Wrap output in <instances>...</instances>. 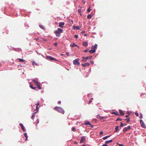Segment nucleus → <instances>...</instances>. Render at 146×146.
Masks as SVG:
<instances>
[{
  "instance_id": "1",
  "label": "nucleus",
  "mask_w": 146,
  "mask_h": 146,
  "mask_svg": "<svg viewBox=\"0 0 146 146\" xmlns=\"http://www.w3.org/2000/svg\"><path fill=\"white\" fill-rule=\"evenodd\" d=\"M54 110L57 111L58 112L62 113V114H64L65 111L61 107H55L54 109Z\"/></svg>"
},
{
  "instance_id": "2",
  "label": "nucleus",
  "mask_w": 146,
  "mask_h": 146,
  "mask_svg": "<svg viewBox=\"0 0 146 146\" xmlns=\"http://www.w3.org/2000/svg\"><path fill=\"white\" fill-rule=\"evenodd\" d=\"M33 81L34 83L37 86V87L38 89L40 90L42 88L40 87V84L38 81H36L34 79L32 80Z\"/></svg>"
},
{
  "instance_id": "3",
  "label": "nucleus",
  "mask_w": 146,
  "mask_h": 146,
  "mask_svg": "<svg viewBox=\"0 0 146 146\" xmlns=\"http://www.w3.org/2000/svg\"><path fill=\"white\" fill-rule=\"evenodd\" d=\"M79 59H76L73 61V63L75 65H77L79 66L80 65V63L79 62Z\"/></svg>"
},
{
  "instance_id": "4",
  "label": "nucleus",
  "mask_w": 146,
  "mask_h": 146,
  "mask_svg": "<svg viewBox=\"0 0 146 146\" xmlns=\"http://www.w3.org/2000/svg\"><path fill=\"white\" fill-rule=\"evenodd\" d=\"M92 56H90L88 57H82V58L83 59L82 60V61L84 62H86V60L88 59H91L92 58Z\"/></svg>"
},
{
  "instance_id": "5",
  "label": "nucleus",
  "mask_w": 146,
  "mask_h": 146,
  "mask_svg": "<svg viewBox=\"0 0 146 146\" xmlns=\"http://www.w3.org/2000/svg\"><path fill=\"white\" fill-rule=\"evenodd\" d=\"M131 129V127L130 126H128L127 127L124 128L123 130V131H127L130 130Z\"/></svg>"
},
{
  "instance_id": "6",
  "label": "nucleus",
  "mask_w": 146,
  "mask_h": 146,
  "mask_svg": "<svg viewBox=\"0 0 146 146\" xmlns=\"http://www.w3.org/2000/svg\"><path fill=\"white\" fill-rule=\"evenodd\" d=\"M46 58L48 59H49L50 60H56L53 57L50 56H47Z\"/></svg>"
},
{
  "instance_id": "7",
  "label": "nucleus",
  "mask_w": 146,
  "mask_h": 146,
  "mask_svg": "<svg viewBox=\"0 0 146 146\" xmlns=\"http://www.w3.org/2000/svg\"><path fill=\"white\" fill-rule=\"evenodd\" d=\"M140 122L141 123V125L142 127H145V125L142 119H141L140 120Z\"/></svg>"
},
{
  "instance_id": "8",
  "label": "nucleus",
  "mask_w": 146,
  "mask_h": 146,
  "mask_svg": "<svg viewBox=\"0 0 146 146\" xmlns=\"http://www.w3.org/2000/svg\"><path fill=\"white\" fill-rule=\"evenodd\" d=\"M54 33H55L57 36L59 37L60 36V33L57 31H54Z\"/></svg>"
},
{
  "instance_id": "9",
  "label": "nucleus",
  "mask_w": 146,
  "mask_h": 146,
  "mask_svg": "<svg viewBox=\"0 0 146 146\" xmlns=\"http://www.w3.org/2000/svg\"><path fill=\"white\" fill-rule=\"evenodd\" d=\"M85 137L84 136H82L81 139L80 141V143H82L85 141Z\"/></svg>"
},
{
  "instance_id": "10",
  "label": "nucleus",
  "mask_w": 146,
  "mask_h": 146,
  "mask_svg": "<svg viewBox=\"0 0 146 146\" xmlns=\"http://www.w3.org/2000/svg\"><path fill=\"white\" fill-rule=\"evenodd\" d=\"M90 65V64L88 62L85 63L84 64H82V66L83 67H85L87 66H89Z\"/></svg>"
},
{
  "instance_id": "11",
  "label": "nucleus",
  "mask_w": 146,
  "mask_h": 146,
  "mask_svg": "<svg viewBox=\"0 0 146 146\" xmlns=\"http://www.w3.org/2000/svg\"><path fill=\"white\" fill-rule=\"evenodd\" d=\"M65 23L64 22H60L59 23V27L61 28H63V25H64Z\"/></svg>"
},
{
  "instance_id": "12",
  "label": "nucleus",
  "mask_w": 146,
  "mask_h": 146,
  "mask_svg": "<svg viewBox=\"0 0 146 146\" xmlns=\"http://www.w3.org/2000/svg\"><path fill=\"white\" fill-rule=\"evenodd\" d=\"M19 125L21 127V128L22 130H23V131L24 132H25V129L24 127L23 126V124L21 123H20L19 124Z\"/></svg>"
},
{
  "instance_id": "13",
  "label": "nucleus",
  "mask_w": 146,
  "mask_h": 146,
  "mask_svg": "<svg viewBox=\"0 0 146 146\" xmlns=\"http://www.w3.org/2000/svg\"><path fill=\"white\" fill-rule=\"evenodd\" d=\"M98 45L96 44H95L94 46H92V49L94 50H96V49L97 48Z\"/></svg>"
},
{
  "instance_id": "14",
  "label": "nucleus",
  "mask_w": 146,
  "mask_h": 146,
  "mask_svg": "<svg viewBox=\"0 0 146 146\" xmlns=\"http://www.w3.org/2000/svg\"><path fill=\"white\" fill-rule=\"evenodd\" d=\"M70 46L72 47H74L75 46H77L79 48V46L76 44L74 43H73L72 44H70Z\"/></svg>"
},
{
  "instance_id": "15",
  "label": "nucleus",
  "mask_w": 146,
  "mask_h": 146,
  "mask_svg": "<svg viewBox=\"0 0 146 146\" xmlns=\"http://www.w3.org/2000/svg\"><path fill=\"white\" fill-rule=\"evenodd\" d=\"M119 112L120 113V115H124V113H123V111H122V110H119Z\"/></svg>"
},
{
  "instance_id": "16",
  "label": "nucleus",
  "mask_w": 146,
  "mask_h": 146,
  "mask_svg": "<svg viewBox=\"0 0 146 146\" xmlns=\"http://www.w3.org/2000/svg\"><path fill=\"white\" fill-rule=\"evenodd\" d=\"M73 27H74L73 29H76L77 30H80V28H81L80 27H78V26L75 27L74 26H73Z\"/></svg>"
},
{
  "instance_id": "17",
  "label": "nucleus",
  "mask_w": 146,
  "mask_h": 146,
  "mask_svg": "<svg viewBox=\"0 0 146 146\" xmlns=\"http://www.w3.org/2000/svg\"><path fill=\"white\" fill-rule=\"evenodd\" d=\"M82 45L84 46L87 47L88 45V42H84L83 43Z\"/></svg>"
},
{
  "instance_id": "18",
  "label": "nucleus",
  "mask_w": 146,
  "mask_h": 146,
  "mask_svg": "<svg viewBox=\"0 0 146 146\" xmlns=\"http://www.w3.org/2000/svg\"><path fill=\"white\" fill-rule=\"evenodd\" d=\"M97 118L99 119H103L104 118H106V117L103 116H100L99 115H97Z\"/></svg>"
},
{
  "instance_id": "19",
  "label": "nucleus",
  "mask_w": 146,
  "mask_h": 146,
  "mask_svg": "<svg viewBox=\"0 0 146 146\" xmlns=\"http://www.w3.org/2000/svg\"><path fill=\"white\" fill-rule=\"evenodd\" d=\"M96 52V50H91L89 51V52L91 54L93 53Z\"/></svg>"
},
{
  "instance_id": "20",
  "label": "nucleus",
  "mask_w": 146,
  "mask_h": 146,
  "mask_svg": "<svg viewBox=\"0 0 146 146\" xmlns=\"http://www.w3.org/2000/svg\"><path fill=\"white\" fill-rule=\"evenodd\" d=\"M57 31L59 32L60 33H62L63 31L60 28H58Z\"/></svg>"
},
{
  "instance_id": "21",
  "label": "nucleus",
  "mask_w": 146,
  "mask_h": 146,
  "mask_svg": "<svg viewBox=\"0 0 146 146\" xmlns=\"http://www.w3.org/2000/svg\"><path fill=\"white\" fill-rule=\"evenodd\" d=\"M113 141V140L112 139L110 140L109 141H105V143L106 144L108 143H111Z\"/></svg>"
},
{
  "instance_id": "22",
  "label": "nucleus",
  "mask_w": 146,
  "mask_h": 146,
  "mask_svg": "<svg viewBox=\"0 0 146 146\" xmlns=\"http://www.w3.org/2000/svg\"><path fill=\"white\" fill-rule=\"evenodd\" d=\"M30 88H31L32 89H33V90H36V88L35 87H33L32 85H30Z\"/></svg>"
},
{
  "instance_id": "23",
  "label": "nucleus",
  "mask_w": 146,
  "mask_h": 146,
  "mask_svg": "<svg viewBox=\"0 0 146 146\" xmlns=\"http://www.w3.org/2000/svg\"><path fill=\"white\" fill-rule=\"evenodd\" d=\"M112 114H114L115 115H119V114L117 111H114L112 112Z\"/></svg>"
},
{
  "instance_id": "24",
  "label": "nucleus",
  "mask_w": 146,
  "mask_h": 146,
  "mask_svg": "<svg viewBox=\"0 0 146 146\" xmlns=\"http://www.w3.org/2000/svg\"><path fill=\"white\" fill-rule=\"evenodd\" d=\"M92 15L91 14H89L87 16V18L88 19H91L92 17Z\"/></svg>"
},
{
  "instance_id": "25",
  "label": "nucleus",
  "mask_w": 146,
  "mask_h": 146,
  "mask_svg": "<svg viewBox=\"0 0 146 146\" xmlns=\"http://www.w3.org/2000/svg\"><path fill=\"white\" fill-rule=\"evenodd\" d=\"M90 123L88 121H86L85 122V124L86 125H88L90 124Z\"/></svg>"
},
{
  "instance_id": "26",
  "label": "nucleus",
  "mask_w": 146,
  "mask_h": 146,
  "mask_svg": "<svg viewBox=\"0 0 146 146\" xmlns=\"http://www.w3.org/2000/svg\"><path fill=\"white\" fill-rule=\"evenodd\" d=\"M19 61L20 62H25V60L22 59L18 58Z\"/></svg>"
},
{
  "instance_id": "27",
  "label": "nucleus",
  "mask_w": 146,
  "mask_h": 146,
  "mask_svg": "<svg viewBox=\"0 0 146 146\" xmlns=\"http://www.w3.org/2000/svg\"><path fill=\"white\" fill-rule=\"evenodd\" d=\"M111 136V135H108L106 136H105V137H104L103 138V139L104 140H105L107 139L108 138L110 137Z\"/></svg>"
},
{
  "instance_id": "28",
  "label": "nucleus",
  "mask_w": 146,
  "mask_h": 146,
  "mask_svg": "<svg viewBox=\"0 0 146 146\" xmlns=\"http://www.w3.org/2000/svg\"><path fill=\"white\" fill-rule=\"evenodd\" d=\"M38 109H39V108L38 107V106H36V109L35 110L36 111L35 112V113H36L37 112Z\"/></svg>"
},
{
  "instance_id": "29",
  "label": "nucleus",
  "mask_w": 146,
  "mask_h": 146,
  "mask_svg": "<svg viewBox=\"0 0 146 146\" xmlns=\"http://www.w3.org/2000/svg\"><path fill=\"white\" fill-rule=\"evenodd\" d=\"M76 130V129L74 127H72V130L73 131H75Z\"/></svg>"
},
{
  "instance_id": "30",
  "label": "nucleus",
  "mask_w": 146,
  "mask_h": 146,
  "mask_svg": "<svg viewBox=\"0 0 146 146\" xmlns=\"http://www.w3.org/2000/svg\"><path fill=\"white\" fill-rule=\"evenodd\" d=\"M115 129H116L115 131H117L118 130L119 127L118 126H116L115 127Z\"/></svg>"
},
{
  "instance_id": "31",
  "label": "nucleus",
  "mask_w": 146,
  "mask_h": 146,
  "mask_svg": "<svg viewBox=\"0 0 146 146\" xmlns=\"http://www.w3.org/2000/svg\"><path fill=\"white\" fill-rule=\"evenodd\" d=\"M91 10V9H90V7H89V8H88L87 10V11L89 13L90 12V11Z\"/></svg>"
},
{
  "instance_id": "32",
  "label": "nucleus",
  "mask_w": 146,
  "mask_h": 146,
  "mask_svg": "<svg viewBox=\"0 0 146 146\" xmlns=\"http://www.w3.org/2000/svg\"><path fill=\"white\" fill-rule=\"evenodd\" d=\"M78 12L80 14V15H81V14H80V13H81V10L80 9H78Z\"/></svg>"
},
{
  "instance_id": "33",
  "label": "nucleus",
  "mask_w": 146,
  "mask_h": 146,
  "mask_svg": "<svg viewBox=\"0 0 146 146\" xmlns=\"http://www.w3.org/2000/svg\"><path fill=\"white\" fill-rule=\"evenodd\" d=\"M33 66H34L35 65H37V64H36V63L34 62H33Z\"/></svg>"
},
{
  "instance_id": "34",
  "label": "nucleus",
  "mask_w": 146,
  "mask_h": 146,
  "mask_svg": "<svg viewBox=\"0 0 146 146\" xmlns=\"http://www.w3.org/2000/svg\"><path fill=\"white\" fill-rule=\"evenodd\" d=\"M24 135L25 136V137H27V134L26 133H24Z\"/></svg>"
},
{
  "instance_id": "35",
  "label": "nucleus",
  "mask_w": 146,
  "mask_h": 146,
  "mask_svg": "<svg viewBox=\"0 0 146 146\" xmlns=\"http://www.w3.org/2000/svg\"><path fill=\"white\" fill-rule=\"evenodd\" d=\"M89 50V49H86L84 51V52H88Z\"/></svg>"
},
{
  "instance_id": "36",
  "label": "nucleus",
  "mask_w": 146,
  "mask_h": 146,
  "mask_svg": "<svg viewBox=\"0 0 146 146\" xmlns=\"http://www.w3.org/2000/svg\"><path fill=\"white\" fill-rule=\"evenodd\" d=\"M121 124L120 126L121 127H122L124 125L123 124V123H122V122H121Z\"/></svg>"
},
{
  "instance_id": "37",
  "label": "nucleus",
  "mask_w": 146,
  "mask_h": 146,
  "mask_svg": "<svg viewBox=\"0 0 146 146\" xmlns=\"http://www.w3.org/2000/svg\"><path fill=\"white\" fill-rule=\"evenodd\" d=\"M135 114L137 116H138L139 115L138 113H137V112H135Z\"/></svg>"
},
{
  "instance_id": "38",
  "label": "nucleus",
  "mask_w": 146,
  "mask_h": 146,
  "mask_svg": "<svg viewBox=\"0 0 146 146\" xmlns=\"http://www.w3.org/2000/svg\"><path fill=\"white\" fill-rule=\"evenodd\" d=\"M40 27L41 28H42V29H44V26H42V25H40Z\"/></svg>"
},
{
  "instance_id": "39",
  "label": "nucleus",
  "mask_w": 146,
  "mask_h": 146,
  "mask_svg": "<svg viewBox=\"0 0 146 146\" xmlns=\"http://www.w3.org/2000/svg\"><path fill=\"white\" fill-rule=\"evenodd\" d=\"M74 36H75V38H78V35H74Z\"/></svg>"
},
{
  "instance_id": "40",
  "label": "nucleus",
  "mask_w": 146,
  "mask_h": 146,
  "mask_svg": "<svg viewBox=\"0 0 146 146\" xmlns=\"http://www.w3.org/2000/svg\"><path fill=\"white\" fill-rule=\"evenodd\" d=\"M66 55L67 56H69V53L68 52H66Z\"/></svg>"
},
{
  "instance_id": "41",
  "label": "nucleus",
  "mask_w": 146,
  "mask_h": 146,
  "mask_svg": "<svg viewBox=\"0 0 146 146\" xmlns=\"http://www.w3.org/2000/svg\"><path fill=\"white\" fill-rule=\"evenodd\" d=\"M103 133V131H101L100 132V135H102Z\"/></svg>"
},
{
  "instance_id": "42",
  "label": "nucleus",
  "mask_w": 146,
  "mask_h": 146,
  "mask_svg": "<svg viewBox=\"0 0 146 146\" xmlns=\"http://www.w3.org/2000/svg\"><path fill=\"white\" fill-rule=\"evenodd\" d=\"M125 120H127V123H129V119H125Z\"/></svg>"
},
{
  "instance_id": "43",
  "label": "nucleus",
  "mask_w": 146,
  "mask_h": 146,
  "mask_svg": "<svg viewBox=\"0 0 146 146\" xmlns=\"http://www.w3.org/2000/svg\"><path fill=\"white\" fill-rule=\"evenodd\" d=\"M90 127H92V128H93L94 127V125H92V124H90Z\"/></svg>"
},
{
  "instance_id": "44",
  "label": "nucleus",
  "mask_w": 146,
  "mask_h": 146,
  "mask_svg": "<svg viewBox=\"0 0 146 146\" xmlns=\"http://www.w3.org/2000/svg\"><path fill=\"white\" fill-rule=\"evenodd\" d=\"M102 146H108V145L106 144H104Z\"/></svg>"
},
{
  "instance_id": "45",
  "label": "nucleus",
  "mask_w": 146,
  "mask_h": 146,
  "mask_svg": "<svg viewBox=\"0 0 146 146\" xmlns=\"http://www.w3.org/2000/svg\"><path fill=\"white\" fill-rule=\"evenodd\" d=\"M57 44V42H55L54 44V45L55 46H56Z\"/></svg>"
},
{
  "instance_id": "46",
  "label": "nucleus",
  "mask_w": 146,
  "mask_h": 146,
  "mask_svg": "<svg viewBox=\"0 0 146 146\" xmlns=\"http://www.w3.org/2000/svg\"><path fill=\"white\" fill-rule=\"evenodd\" d=\"M61 103V102L60 101H59L58 102V104H60Z\"/></svg>"
},
{
  "instance_id": "47",
  "label": "nucleus",
  "mask_w": 146,
  "mask_h": 146,
  "mask_svg": "<svg viewBox=\"0 0 146 146\" xmlns=\"http://www.w3.org/2000/svg\"><path fill=\"white\" fill-rule=\"evenodd\" d=\"M140 118H141V119H142L143 118V115L142 114H141Z\"/></svg>"
},
{
  "instance_id": "48",
  "label": "nucleus",
  "mask_w": 146,
  "mask_h": 146,
  "mask_svg": "<svg viewBox=\"0 0 146 146\" xmlns=\"http://www.w3.org/2000/svg\"><path fill=\"white\" fill-rule=\"evenodd\" d=\"M92 102V101L91 100H90L89 102V104H90Z\"/></svg>"
},
{
  "instance_id": "49",
  "label": "nucleus",
  "mask_w": 146,
  "mask_h": 146,
  "mask_svg": "<svg viewBox=\"0 0 146 146\" xmlns=\"http://www.w3.org/2000/svg\"><path fill=\"white\" fill-rule=\"evenodd\" d=\"M119 146H124L123 144H119Z\"/></svg>"
},
{
  "instance_id": "50",
  "label": "nucleus",
  "mask_w": 146,
  "mask_h": 146,
  "mask_svg": "<svg viewBox=\"0 0 146 146\" xmlns=\"http://www.w3.org/2000/svg\"><path fill=\"white\" fill-rule=\"evenodd\" d=\"M35 118V116H34V114L33 116H32V117H31V118Z\"/></svg>"
},
{
  "instance_id": "51",
  "label": "nucleus",
  "mask_w": 146,
  "mask_h": 146,
  "mask_svg": "<svg viewBox=\"0 0 146 146\" xmlns=\"http://www.w3.org/2000/svg\"><path fill=\"white\" fill-rule=\"evenodd\" d=\"M39 105V103H37V104H36V106H38V105Z\"/></svg>"
},
{
  "instance_id": "52",
  "label": "nucleus",
  "mask_w": 146,
  "mask_h": 146,
  "mask_svg": "<svg viewBox=\"0 0 146 146\" xmlns=\"http://www.w3.org/2000/svg\"><path fill=\"white\" fill-rule=\"evenodd\" d=\"M35 39L36 40V41H38L39 39V38H35Z\"/></svg>"
},
{
  "instance_id": "53",
  "label": "nucleus",
  "mask_w": 146,
  "mask_h": 146,
  "mask_svg": "<svg viewBox=\"0 0 146 146\" xmlns=\"http://www.w3.org/2000/svg\"><path fill=\"white\" fill-rule=\"evenodd\" d=\"M74 143L75 144H77L78 143L77 142L75 141L74 142Z\"/></svg>"
},
{
  "instance_id": "54",
  "label": "nucleus",
  "mask_w": 146,
  "mask_h": 146,
  "mask_svg": "<svg viewBox=\"0 0 146 146\" xmlns=\"http://www.w3.org/2000/svg\"><path fill=\"white\" fill-rule=\"evenodd\" d=\"M118 120L121 121V119H117L116 121H118Z\"/></svg>"
},
{
  "instance_id": "55",
  "label": "nucleus",
  "mask_w": 146,
  "mask_h": 146,
  "mask_svg": "<svg viewBox=\"0 0 146 146\" xmlns=\"http://www.w3.org/2000/svg\"><path fill=\"white\" fill-rule=\"evenodd\" d=\"M128 115H126L125 116V117H128Z\"/></svg>"
},
{
  "instance_id": "56",
  "label": "nucleus",
  "mask_w": 146,
  "mask_h": 146,
  "mask_svg": "<svg viewBox=\"0 0 146 146\" xmlns=\"http://www.w3.org/2000/svg\"><path fill=\"white\" fill-rule=\"evenodd\" d=\"M91 63L93 64L94 62H93V61H91Z\"/></svg>"
},
{
  "instance_id": "57",
  "label": "nucleus",
  "mask_w": 146,
  "mask_h": 146,
  "mask_svg": "<svg viewBox=\"0 0 146 146\" xmlns=\"http://www.w3.org/2000/svg\"><path fill=\"white\" fill-rule=\"evenodd\" d=\"M26 139H25V141H27V137H26Z\"/></svg>"
},
{
  "instance_id": "58",
  "label": "nucleus",
  "mask_w": 146,
  "mask_h": 146,
  "mask_svg": "<svg viewBox=\"0 0 146 146\" xmlns=\"http://www.w3.org/2000/svg\"><path fill=\"white\" fill-rule=\"evenodd\" d=\"M82 146H85V145H84V144L83 145H82Z\"/></svg>"
},
{
  "instance_id": "59",
  "label": "nucleus",
  "mask_w": 146,
  "mask_h": 146,
  "mask_svg": "<svg viewBox=\"0 0 146 146\" xmlns=\"http://www.w3.org/2000/svg\"><path fill=\"white\" fill-rule=\"evenodd\" d=\"M60 55H61V56H63V54H60Z\"/></svg>"
},
{
  "instance_id": "60",
  "label": "nucleus",
  "mask_w": 146,
  "mask_h": 146,
  "mask_svg": "<svg viewBox=\"0 0 146 146\" xmlns=\"http://www.w3.org/2000/svg\"><path fill=\"white\" fill-rule=\"evenodd\" d=\"M93 98H91V100H93Z\"/></svg>"
},
{
  "instance_id": "61",
  "label": "nucleus",
  "mask_w": 146,
  "mask_h": 146,
  "mask_svg": "<svg viewBox=\"0 0 146 146\" xmlns=\"http://www.w3.org/2000/svg\"><path fill=\"white\" fill-rule=\"evenodd\" d=\"M117 119H119V117H118L117 118Z\"/></svg>"
},
{
  "instance_id": "62",
  "label": "nucleus",
  "mask_w": 146,
  "mask_h": 146,
  "mask_svg": "<svg viewBox=\"0 0 146 146\" xmlns=\"http://www.w3.org/2000/svg\"><path fill=\"white\" fill-rule=\"evenodd\" d=\"M95 121H96L95 120L96 119H95Z\"/></svg>"
},
{
  "instance_id": "63",
  "label": "nucleus",
  "mask_w": 146,
  "mask_h": 146,
  "mask_svg": "<svg viewBox=\"0 0 146 146\" xmlns=\"http://www.w3.org/2000/svg\"><path fill=\"white\" fill-rule=\"evenodd\" d=\"M84 4L85 3V2H84Z\"/></svg>"
},
{
  "instance_id": "64",
  "label": "nucleus",
  "mask_w": 146,
  "mask_h": 146,
  "mask_svg": "<svg viewBox=\"0 0 146 146\" xmlns=\"http://www.w3.org/2000/svg\"><path fill=\"white\" fill-rule=\"evenodd\" d=\"M85 35V36H86V34H85V35Z\"/></svg>"
}]
</instances>
